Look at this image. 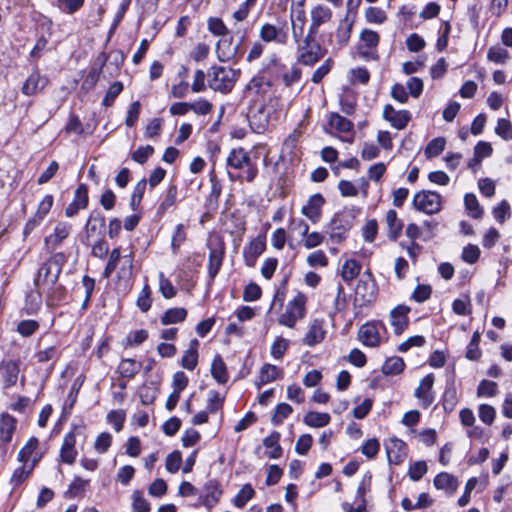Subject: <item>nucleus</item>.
I'll return each mask as SVG.
<instances>
[{"label":"nucleus","instance_id":"f257e3e1","mask_svg":"<svg viewBox=\"0 0 512 512\" xmlns=\"http://www.w3.org/2000/svg\"><path fill=\"white\" fill-rule=\"evenodd\" d=\"M65 262L66 257L64 253L59 252L54 254L39 268L34 281L35 286L41 291L45 290L49 285L56 284Z\"/></svg>","mask_w":512,"mask_h":512},{"label":"nucleus","instance_id":"f03ea898","mask_svg":"<svg viewBox=\"0 0 512 512\" xmlns=\"http://www.w3.org/2000/svg\"><path fill=\"white\" fill-rule=\"evenodd\" d=\"M237 73L234 69L222 66H212L208 73V85L217 92L229 93L236 82Z\"/></svg>","mask_w":512,"mask_h":512},{"label":"nucleus","instance_id":"7ed1b4c3","mask_svg":"<svg viewBox=\"0 0 512 512\" xmlns=\"http://www.w3.org/2000/svg\"><path fill=\"white\" fill-rule=\"evenodd\" d=\"M245 38V32L237 43H234V37L230 34L220 38L216 44L217 58L221 62H236L242 57L244 51L242 44Z\"/></svg>","mask_w":512,"mask_h":512},{"label":"nucleus","instance_id":"20e7f679","mask_svg":"<svg viewBox=\"0 0 512 512\" xmlns=\"http://www.w3.org/2000/svg\"><path fill=\"white\" fill-rule=\"evenodd\" d=\"M369 279H360L355 288L354 306L364 307L375 301L377 286L374 280L370 279L371 273L367 272Z\"/></svg>","mask_w":512,"mask_h":512},{"label":"nucleus","instance_id":"39448f33","mask_svg":"<svg viewBox=\"0 0 512 512\" xmlns=\"http://www.w3.org/2000/svg\"><path fill=\"white\" fill-rule=\"evenodd\" d=\"M413 206L426 214H434L441 209V196L432 191H420L414 195Z\"/></svg>","mask_w":512,"mask_h":512},{"label":"nucleus","instance_id":"423d86ee","mask_svg":"<svg viewBox=\"0 0 512 512\" xmlns=\"http://www.w3.org/2000/svg\"><path fill=\"white\" fill-rule=\"evenodd\" d=\"M209 249L208 274L210 279L213 281L222 266L225 255V244L223 241L219 240L217 243L211 244Z\"/></svg>","mask_w":512,"mask_h":512},{"label":"nucleus","instance_id":"0eeeda50","mask_svg":"<svg viewBox=\"0 0 512 512\" xmlns=\"http://www.w3.org/2000/svg\"><path fill=\"white\" fill-rule=\"evenodd\" d=\"M265 237L258 236L250 241L243 250L244 262L248 267H254L258 257L265 251Z\"/></svg>","mask_w":512,"mask_h":512},{"label":"nucleus","instance_id":"6e6552de","mask_svg":"<svg viewBox=\"0 0 512 512\" xmlns=\"http://www.w3.org/2000/svg\"><path fill=\"white\" fill-rule=\"evenodd\" d=\"M324 52L321 45L299 46L297 61L306 66H313L324 56Z\"/></svg>","mask_w":512,"mask_h":512},{"label":"nucleus","instance_id":"1a4fd4ad","mask_svg":"<svg viewBox=\"0 0 512 512\" xmlns=\"http://www.w3.org/2000/svg\"><path fill=\"white\" fill-rule=\"evenodd\" d=\"M407 446L404 441L392 438L388 444H386L387 458L390 464L399 465L406 457Z\"/></svg>","mask_w":512,"mask_h":512},{"label":"nucleus","instance_id":"9d476101","mask_svg":"<svg viewBox=\"0 0 512 512\" xmlns=\"http://www.w3.org/2000/svg\"><path fill=\"white\" fill-rule=\"evenodd\" d=\"M410 310V307L406 305H398L397 307L391 310V325L394 327L395 334H402L403 331L408 327V313L410 312Z\"/></svg>","mask_w":512,"mask_h":512},{"label":"nucleus","instance_id":"9b49d317","mask_svg":"<svg viewBox=\"0 0 512 512\" xmlns=\"http://www.w3.org/2000/svg\"><path fill=\"white\" fill-rule=\"evenodd\" d=\"M383 326L381 322L378 323H366L359 329L360 341L369 347H377L380 344V335L377 326Z\"/></svg>","mask_w":512,"mask_h":512},{"label":"nucleus","instance_id":"f8f14e48","mask_svg":"<svg viewBox=\"0 0 512 512\" xmlns=\"http://www.w3.org/2000/svg\"><path fill=\"white\" fill-rule=\"evenodd\" d=\"M433 384L434 376L433 374H428L420 381L419 387L415 390V397L421 400L423 408L429 407L434 401L431 393Z\"/></svg>","mask_w":512,"mask_h":512},{"label":"nucleus","instance_id":"ddd939ff","mask_svg":"<svg viewBox=\"0 0 512 512\" xmlns=\"http://www.w3.org/2000/svg\"><path fill=\"white\" fill-rule=\"evenodd\" d=\"M330 239L334 243H340L346 238V232L350 229L348 222H344L341 215L336 214L329 226Z\"/></svg>","mask_w":512,"mask_h":512},{"label":"nucleus","instance_id":"4468645a","mask_svg":"<svg viewBox=\"0 0 512 512\" xmlns=\"http://www.w3.org/2000/svg\"><path fill=\"white\" fill-rule=\"evenodd\" d=\"M324 202V197L321 194H314L310 197L308 203L303 206L302 213L315 223L321 216V208Z\"/></svg>","mask_w":512,"mask_h":512},{"label":"nucleus","instance_id":"2eb2a0df","mask_svg":"<svg viewBox=\"0 0 512 512\" xmlns=\"http://www.w3.org/2000/svg\"><path fill=\"white\" fill-rule=\"evenodd\" d=\"M105 226V217L99 211H93L86 223L85 231L87 238L100 235Z\"/></svg>","mask_w":512,"mask_h":512},{"label":"nucleus","instance_id":"dca6fc26","mask_svg":"<svg viewBox=\"0 0 512 512\" xmlns=\"http://www.w3.org/2000/svg\"><path fill=\"white\" fill-rule=\"evenodd\" d=\"M458 480L455 476L441 472L434 479V486L439 490H446L448 494L452 495L458 489Z\"/></svg>","mask_w":512,"mask_h":512},{"label":"nucleus","instance_id":"f3484780","mask_svg":"<svg viewBox=\"0 0 512 512\" xmlns=\"http://www.w3.org/2000/svg\"><path fill=\"white\" fill-rule=\"evenodd\" d=\"M75 435L73 432L68 433L64 437L63 445L61 447L60 456L61 460L67 464H73L77 455L75 450Z\"/></svg>","mask_w":512,"mask_h":512},{"label":"nucleus","instance_id":"a211bd4d","mask_svg":"<svg viewBox=\"0 0 512 512\" xmlns=\"http://www.w3.org/2000/svg\"><path fill=\"white\" fill-rule=\"evenodd\" d=\"M70 230L71 226L67 223L57 224L54 233L45 238L46 245L51 247L52 250L56 249L68 237Z\"/></svg>","mask_w":512,"mask_h":512},{"label":"nucleus","instance_id":"6ab92c4d","mask_svg":"<svg viewBox=\"0 0 512 512\" xmlns=\"http://www.w3.org/2000/svg\"><path fill=\"white\" fill-rule=\"evenodd\" d=\"M47 84V79L41 77L38 72L32 73L24 82L22 86V92L31 96L42 90Z\"/></svg>","mask_w":512,"mask_h":512},{"label":"nucleus","instance_id":"aec40b11","mask_svg":"<svg viewBox=\"0 0 512 512\" xmlns=\"http://www.w3.org/2000/svg\"><path fill=\"white\" fill-rule=\"evenodd\" d=\"M15 429L16 419L9 414L2 415L0 418V441L4 444L9 443Z\"/></svg>","mask_w":512,"mask_h":512},{"label":"nucleus","instance_id":"412c9836","mask_svg":"<svg viewBox=\"0 0 512 512\" xmlns=\"http://www.w3.org/2000/svg\"><path fill=\"white\" fill-rule=\"evenodd\" d=\"M221 494L218 482L216 480L208 481L204 486V505L208 509L212 508L219 501Z\"/></svg>","mask_w":512,"mask_h":512},{"label":"nucleus","instance_id":"4be33fe9","mask_svg":"<svg viewBox=\"0 0 512 512\" xmlns=\"http://www.w3.org/2000/svg\"><path fill=\"white\" fill-rule=\"evenodd\" d=\"M260 38L264 42L275 41L283 44L286 41V34L282 33L281 29H278L276 26L267 23L260 28Z\"/></svg>","mask_w":512,"mask_h":512},{"label":"nucleus","instance_id":"5701e85b","mask_svg":"<svg viewBox=\"0 0 512 512\" xmlns=\"http://www.w3.org/2000/svg\"><path fill=\"white\" fill-rule=\"evenodd\" d=\"M385 220L388 227V237L392 241H396L401 234L403 222L397 217V212L392 209L386 213Z\"/></svg>","mask_w":512,"mask_h":512},{"label":"nucleus","instance_id":"b1692460","mask_svg":"<svg viewBox=\"0 0 512 512\" xmlns=\"http://www.w3.org/2000/svg\"><path fill=\"white\" fill-rule=\"evenodd\" d=\"M47 293L46 303L50 307L57 306L66 297V288L60 284H52L44 290Z\"/></svg>","mask_w":512,"mask_h":512},{"label":"nucleus","instance_id":"393cba45","mask_svg":"<svg viewBox=\"0 0 512 512\" xmlns=\"http://www.w3.org/2000/svg\"><path fill=\"white\" fill-rule=\"evenodd\" d=\"M324 336L325 331L323 330L322 322L314 320L305 335L303 342L308 346H314L315 344L320 343L324 339Z\"/></svg>","mask_w":512,"mask_h":512},{"label":"nucleus","instance_id":"a878e982","mask_svg":"<svg viewBox=\"0 0 512 512\" xmlns=\"http://www.w3.org/2000/svg\"><path fill=\"white\" fill-rule=\"evenodd\" d=\"M0 370L3 371V379L6 387H11L16 384L20 371L16 362H2L0 364Z\"/></svg>","mask_w":512,"mask_h":512},{"label":"nucleus","instance_id":"bb28decb","mask_svg":"<svg viewBox=\"0 0 512 512\" xmlns=\"http://www.w3.org/2000/svg\"><path fill=\"white\" fill-rule=\"evenodd\" d=\"M211 374L219 384H225L229 379L226 365L219 354L212 361Z\"/></svg>","mask_w":512,"mask_h":512},{"label":"nucleus","instance_id":"cd10ccee","mask_svg":"<svg viewBox=\"0 0 512 512\" xmlns=\"http://www.w3.org/2000/svg\"><path fill=\"white\" fill-rule=\"evenodd\" d=\"M251 161L248 153L243 148L233 149L227 157V165L235 169H242Z\"/></svg>","mask_w":512,"mask_h":512},{"label":"nucleus","instance_id":"c85d7f7f","mask_svg":"<svg viewBox=\"0 0 512 512\" xmlns=\"http://www.w3.org/2000/svg\"><path fill=\"white\" fill-rule=\"evenodd\" d=\"M332 12L329 8L324 6H316L311 11V24L313 29H318L320 25L330 21Z\"/></svg>","mask_w":512,"mask_h":512},{"label":"nucleus","instance_id":"c756f323","mask_svg":"<svg viewBox=\"0 0 512 512\" xmlns=\"http://www.w3.org/2000/svg\"><path fill=\"white\" fill-rule=\"evenodd\" d=\"M280 433L272 432L268 437L264 438L263 445L266 448H271V451L267 453L270 459H278L282 456V447L279 445Z\"/></svg>","mask_w":512,"mask_h":512},{"label":"nucleus","instance_id":"7c9ffc66","mask_svg":"<svg viewBox=\"0 0 512 512\" xmlns=\"http://www.w3.org/2000/svg\"><path fill=\"white\" fill-rule=\"evenodd\" d=\"M283 371L275 365L264 364L260 369L259 385H264L278 378H282Z\"/></svg>","mask_w":512,"mask_h":512},{"label":"nucleus","instance_id":"2f4dec72","mask_svg":"<svg viewBox=\"0 0 512 512\" xmlns=\"http://www.w3.org/2000/svg\"><path fill=\"white\" fill-rule=\"evenodd\" d=\"M331 417L328 413H320L315 411L308 412L304 418L303 422L310 427L320 428L329 424Z\"/></svg>","mask_w":512,"mask_h":512},{"label":"nucleus","instance_id":"473e14b6","mask_svg":"<svg viewBox=\"0 0 512 512\" xmlns=\"http://www.w3.org/2000/svg\"><path fill=\"white\" fill-rule=\"evenodd\" d=\"M328 123L331 128L340 133H347L353 129V123L338 113H330Z\"/></svg>","mask_w":512,"mask_h":512},{"label":"nucleus","instance_id":"72a5a7b5","mask_svg":"<svg viewBox=\"0 0 512 512\" xmlns=\"http://www.w3.org/2000/svg\"><path fill=\"white\" fill-rule=\"evenodd\" d=\"M36 463L37 459H34L31 465L28 466L27 464H23L14 470L10 479V483L13 485V487L19 486L29 477Z\"/></svg>","mask_w":512,"mask_h":512},{"label":"nucleus","instance_id":"f704fd0d","mask_svg":"<svg viewBox=\"0 0 512 512\" xmlns=\"http://www.w3.org/2000/svg\"><path fill=\"white\" fill-rule=\"evenodd\" d=\"M404 367L405 363L403 359L398 356H393L384 362L382 372L385 375H398L404 370Z\"/></svg>","mask_w":512,"mask_h":512},{"label":"nucleus","instance_id":"c9c22d12","mask_svg":"<svg viewBox=\"0 0 512 512\" xmlns=\"http://www.w3.org/2000/svg\"><path fill=\"white\" fill-rule=\"evenodd\" d=\"M186 316L187 310L185 308H170L161 317V323L163 325L179 323L184 321Z\"/></svg>","mask_w":512,"mask_h":512},{"label":"nucleus","instance_id":"e433bc0d","mask_svg":"<svg viewBox=\"0 0 512 512\" xmlns=\"http://www.w3.org/2000/svg\"><path fill=\"white\" fill-rule=\"evenodd\" d=\"M142 365L134 359H123L119 364V372L122 377L133 378L141 369Z\"/></svg>","mask_w":512,"mask_h":512},{"label":"nucleus","instance_id":"4c0bfd02","mask_svg":"<svg viewBox=\"0 0 512 512\" xmlns=\"http://www.w3.org/2000/svg\"><path fill=\"white\" fill-rule=\"evenodd\" d=\"M361 270V265L354 259L347 260L342 267L341 276L347 283L355 279Z\"/></svg>","mask_w":512,"mask_h":512},{"label":"nucleus","instance_id":"58836bf2","mask_svg":"<svg viewBox=\"0 0 512 512\" xmlns=\"http://www.w3.org/2000/svg\"><path fill=\"white\" fill-rule=\"evenodd\" d=\"M207 28L210 33L221 38L230 34L223 20L218 17H210L207 21Z\"/></svg>","mask_w":512,"mask_h":512},{"label":"nucleus","instance_id":"ea45409f","mask_svg":"<svg viewBox=\"0 0 512 512\" xmlns=\"http://www.w3.org/2000/svg\"><path fill=\"white\" fill-rule=\"evenodd\" d=\"M106 61H107V54L105 52L100 53L96 60V62L99 64V66L98 67L93 66L90 69L89 74L85 80V83H89L91 86H93L98 82L101 70L105 66Z\"/></svg>","mask_w":512,"mask_h":512},{"label":"nucleus","instance_id":"a19ab883","mask_svg":"<svg viewBox=\"0 0 512 512\" xmlns=\"http://www.w3.org/2000/svg\"><path fill=\"white\" fill-rule=\"evenodd\" d=\"M446 141L443 137H438L432 139L428 145L425 148V155L427 158H434L439 156L444 148H445Z\"/></svg>","mask_w":512,"mask_h":512},{"label":"nucleus","instance_id":"79ce46f5","mask_svg":"<svg viewBox=\"0 0 512 512\" xmlns=\"http://www.w3.org/2000/svg\"><path fill=\"white\" fill-rule=\"evenodd\" d=\"M464 203L466 209L469 211L470 215L475 218L479 219L483 215V210L479 205V202L476 198V196L472 193H468L464 197Z\"/></svg>","mask_w":512,"mask_h":512},{"label":"nucleus","instance_id":"37998d69","mask_svg":"<svg viewBox=\"0 0 512 512\" xmlns=\"http://www.w3.org/2000/svg\"><path fill=\"white\" fill-rule=\"evenodd\" d=\"M306 297L299 293L292 301L287 305V311L293 313L298 318L304 316Z\"/></svg>","mask_w":512,"mask_h":512},{"label":"nucleus","instance_id":"c03bdc74","mask_svg":"<svg viewBox=\"0 0 512 512\" xmlns=\"http://www.w3.org/2000/svg\"><path fill=\"white\" fill-rule=\"evenodd\" d=\"M255 491L250 484H245L234 498V505L243 508L253 498Z\"/></svg>","mask_w":512,"mask_h":512},{"label":"nucleus","instance_id":"a18cd8bd","mask_svg":"<svg viewBox=\"0 0 512 512\" xmlns=\"http://www.w3.org/2000/svg\"><path fill=\"white\" fill-rule=\"evenodd\" d=\"M38 439L36 437H31L26 445L19 451L18 453V461L22 464H27L31 455L38 447Z\"/></svg>","mask_w":512,"mask_h":512},{"label":"nucleus","instance_id":"49530a36","mask_svg":"<svg viewBox=\"0 0 512 512\" xmlns=\"http://www.w3.org/2000/svg\"><path fill=\"white\" fill-rule=\"evenodd\" d=\"M411 119V115L407 110L396 111L393 116L389 119V122L393 127L398 130L404 129Z\"/></svg>","mask_w":512,"mask_h":512},{"label":"nucleus","instance_id":"de8ad7c7","mask_svg":"<svg viewBox=\"0 0 512 512\" xmlns=\"http://www.w3.org/2000/svg\"><path fill=\"white\" fill-rule=\"evenodd\" d=\"M293 412L292 407L287 403H280L277 405L274 414L272 415L271 422L274 425H279Z\"/></svg>","mask_w":512,"mask_h":512},{"label":"nucleus","instance_id":"09e8293b","mask_svg":"<svg viewBox=\"0 0 512 512\" xmlns=\"http://www.w3.org/2000/svg\"><path fill=\"white\" fill-rule=\"evenodd\" d=\"M122 90H123V84L121 82L116 81L113 84H111L103 101H102L103 106H105V107L112 106L115 99L122 92Z\"/></svg>","mask_w":512,"mask_h":512},{"label":"nucleus","instance_id":"8fccbe9b","mask_svg":"<svg viewBox=\"0 0 512 512\" xmlns=\"http://www.w3.org/2000/svg\"><path fill=\"white\" fill-rule=\"evenodd\" d=\"M147 181L146 179L140 180L134 187L130 206L133 210H136L138 206L140 205V202L143 198L145 189H146Z\"/></svg>","mask_w":512,"mask_h":512},{"label":"nucleus","instance_id":"3c124183","mask_svg":"<svg viewBox=\"0 0 512 512\" xmlns=\"http://www.w3.org/2000/svg\"><path fill=\"white\" fill-rule=\"evenodd\" d=\"M492 146L488 142L480 141L474 148V157L473 161L476 163H481L482 159L485 157H489L492 154Z\"/></svg>","mask_w":512,"mask_h":512},{"label":"nucleus","instance_id":"603ef678","mask_svg":"<svg viewBox=\"0 0 512 512\" xmlns=\"http://www.w3.org/2000/svg\"><path fill=\"white\" fill-rule=\"evenodd\" d=\"M495 132L502 139L508 141L512 139V125L511 122L507 119L501 118L497 122V126L495 128Z\"/></svg>","mask_w":512,"mask_h":512},{"label":"nucleus","instance_id":"864d4df0","mask_svg":"<svg viewBox=\"0 0 512 512\" xmlns=\"http://www.w3.org/2000/svg\"><path fill=\"white\" fill-rule=\"evenodd\" d=\"M509 57V53L502 47H491L488 50L487 58L495 63L503 64Z\"/></svg>","mask_w":512,"mask_h":512},{"label":"nucleus","instance_id":"5fc2aeb1","mask_svg":"<svg viewBox=\"0 0 512 512\" xmlns=\"http://www.w3.org/2000/svg\"><path fill=\"white\" fill-rule=\"evenodd\" d=\"M480 257V249L478 246L473 244H468L463 248L461 258L463 261L474 264Z\"/></svg>","mask_w":512,"mask_h":512},{"label":"nucleus","instance_id":"6e6d98bb","mask_svg":"<svg viewBox=\"0 0 512 512\" xmlns=\"http://www.w3.org/2000/svg\"><path fill=\"white\" fill-rule=\"evenodd\" d=\"M39 328V323L36 320H23L19 322L17 331L24 337L33 335Z\"/></svg>","mask_w":512,"mask_h":512},{"label":"nucleus","instance_id":"4d7b16f0","mask_svg":"<svg viewBox=\"0 0 512 512\" xmlns=\"http://www.w3.org/2000/svg\"><path fill=\"white\" fill-rule=\"evenodd\" d=\"M132 507L134 512H149L150 504L148 501L143 498L142 493L140 491H134L132 495Z\"/></svg>","mask_w":512,"mask_h":512},{"label":"nucleus","instance_id":"13d9d810","mask_svg":"<svg viewBox=\"0 0 512 512\" xmlns=\"http://www.w3.org/2000/svg\"><path fill=\"white\" fill-rule=\"evenodd\" d=\"M427 464L425 461H417L409 468V477L413 481H419L427 473Z\"/></svg>","mask_w":512,"mask_h":512},{"label":"nucleus","instance_id":"bf43d9fd","mask_svg":"<svg viewBox=\"0 0 512 512\" xmlns=\"http://www.w3.org/2000/svg\"><path fill=\"white\" fill-rule=\"evenodd\" d=\"M153 153L154 148L151 145L141 146L132 153V159L139 164H144Z\"/></svg>","mask_w":512,"mask_h":512},{"label":"nucleus","instance_id":"052dcab7","mask_svg":"<svg viewBox=\"0 0 512 512\" xmlns=\"http://www.w3.org/2000/svg\"><path fill=\"white\" fill-rule=\"evenodd\" d=\"M185 240H186V232L184 229V225L178 224L176 226V229H175L174 235L172 237V241H171V247L175 254L178 252V249L184 243Z\"/></svg>","mask_w":512,"mask_h":512},{"label":"nucleus","instance_id":"680f3d73","mask_svg":"<svg viewBox=\"0 0 512 512\" xmlns=\"http://www.w3.org/2000/svg\"><path fill=\"white\" fill-rule=\"evenodd\" d=\"M140 109L141 104L139 101H134L130 104L127 111V117L125 119V124L128 127H133L135 125L140 115Z\"/></svg>","mask_w":512,"mask_h":512},{"label":"nucleus","instance_id":"e2e57ef3","mask_svg":"<svg viewBox=\"0 0 512 512\" xmlns=\"http://www.w3.org/2000/svg\"><path fill=\"white\" fill-rule=\"evenodd\" d=\"M159 287L160 291L166 299H170L176 295V289L172 285L171 281L164 277L163 273L159 275Z\"/></svg>","mask_w":512,"mask_h":512},{"label":"nucleus","instance_id":"0e129e2a","mask_svg":"<svg viewBox=\"0 0 512 512\" xmlns=\"http://www.w3.org/2000/svg\"><path fill=\"white\" fill-rule=\"evenodd\" d=\"M380 450V443L376 438L367 440L362 446V453L369 459L374 458Z\"/></svg>","mask_w":512,"mask_h":512},{"label":"nucleus","instance_id":"69168bd1","mask_svg":"<svg viewBox=\"0 0 512 512\" xmlns=\"http://www.w3.org/2000/svg\"><path fill=\"white\" fill-rule=\"evenodd\" d=\"M307 263L311 267H325L328 265V258L322 250H317L307 257Z\"/></svg>","mask_w":512,"mask_h":512},{"label":"nucleus","instance_id":"338daca9","mask_svg":"<svg viewBox=\"0 0 512 512\" xmlns=\"http://www.w3.org/2000/svg\"><path fill=\"white\" fill-rule=\"evenodd\" d=\"M182 455L180 451L170 453L166 458V469L170 473H176L181 465Z\"/></svg>","mask_w":512,"mask_h":512},{"label":"nucleus","instance_id":"774afa93","mask_svg":"<svg viewBox=\"0 0 512 512\" xmlns=\"http://www.w3.org/2000/svg\"><path fill=\"white\" fill-rule=\"evenodd\" d=\"M313 443V438L310 434H303L301 435L295 446V450L300 455H305L308 453L309 449L311 448Z\"/></svg>","mask_w":512,"mask_h":512}]
</instances>
